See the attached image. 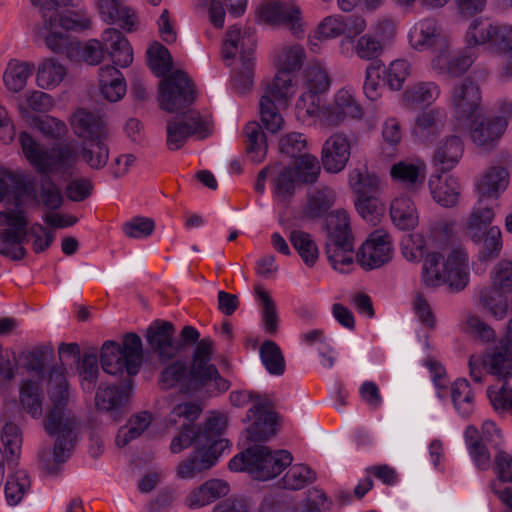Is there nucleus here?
<instances>
[{"instance_id": "51", "label": "nucleus", "mask_w": 512, "mask_h": 512, "mask_svg": "<svg viewBox=\"0 0 512 512\" xmlns=\"http://www.w3.org/2000/svg\"><path fill=\"white\" fill-rule=\"evenodd\" d=\"M403 257L410 262H419L427 252L426 240L420 233L405 235L400 243Z\"/></svg>"}, {"instance_id": "15", "label": "nucleus", "mask_w": 512, "mask_h": 512, "mask_svg": "<svg viewBox=\"0 0 512 512\" xmlns=\"http://www.w3.org/2000/svg\"><path fill=\"white\" fill-rule=\"evenodd\" d=\"M31 3L40 7L47 30H84L91 24L89 17L83 13H59L58 8L69 5L70 0H31Z\"/></svg>"}, {"instance_id": "24", "label": "nucleus", "mask_w": 512, "mask_h": 512, "mask_svg": "<svg viewBox=\"0 0 512 512\" xmlns=\"http://www.w3.org/2000/svg\"><path fill=\"white\" fill-rule=\"evenodd\" d=\"M447 114L443 108L430 107L415 119L412 134L422 142H433L442 132Z\"/></svg>"}, {"instance_id": "10", "label": "nucleus", "mask_w": 512, "mask_h": 512, "mask_svg": "<svg viewBox=\"0 0 512 512\" xmlns=\"http://www.w3.org/2000/svg\"><path fill=\"white\" fill-rule=\"evenodd\" d=\"M493 206L484 205L482 199L473 207L466 220V234L474 243L483 242L479 258L487 261L499 255L502 249L501 231L498 227H489L494 218Z\"/></svg>"}, {"instance_id": "23", "label": "nucleus", "mask_w": 512, "mask_h": 512, "mask_svg": "<svg viewBox=\"0 0 512 512\" xmlns=\"http://www.w3.org/2000/svg\"><path fill=\"white\" fill-rule=\"evenodd\" d=\"M74 134L82 141L108 139V127L99 113L78 108L72 115Z\"/></svg>"}, {"instance_id": "26", "label": "nucleus", "mask_w": 512, "mask_h": 512, "mask_svg": "<svg viewBox=\"0 0 512 512\" xmlns=\"http://www.w3.org/2000/svg\"><path fill=\"white\" fill-rule=\"evenodd\" d=\"M390 176L394 182L400 183L409 191H417L424 185L426 167L421 161H399L390 168Z\"/></svg>"}, {"instance_id": "19", "label": "nucleus", "mask_w": 512, "mask_h": 512, "mask_svg": "<svg viewBox=\"0 0 512 512\" xmlns=\"http://www.w3.org/2000/svg\"><path fill=\"white\" fill-rule=\"evenodd\" d=\"M251 400L253 404L250 413L254 420L248 430L249 437L253 441L267 439L276 432V414L272 411L271 403L267 398L255 395Z\"/></svg>"}, {"instance_id": "12", "label": "nucleus", "mask_w": 512, "mask_h": 512, "mask_svg": "<svg viewBox=\"0 0 512 512\" xmlns=\"http://www.w3.org/2000/svg\"><path fill=\"white\" fill-rule=\"evenodd\" d=\"M27 219L22 210L0 212V254L11 260L23 259L27 251L26 243Z\"/></svg>"}, {"instance_id": "42", "label": "nucleus", "mask_w": 512, "mask_h": 512, "mask_svg": "<svg viewBox=\"0 0 512 512\" xmlns=\"http://www.w3.org/2000/svg\"><path fill=\"white\" fill-rule=\"evenodd\" d=\"M66 76V68L52 58L44 59L37 68L36 83L38 87L51 90L60 85Z\"/></svg>"}, {"instance_id": "40", "label": "nucleus", "mask_w": 512, "mask_h": 512, "mask_svg": "<svg viewBox=\"0 0 512 512\" xmlns=\"http://www.w3.org/2000/svg\"><path fill=\"white\" fill-rule=\"evenodd\" d=\"M102 367L105 372L112 375L136 374L142 363L141 354H102Z\"/></svg>"}, {"instance_id": "54", "label": "nucleus", "mask_w": 512, "mask_h": 512, "mask_svg": "<svg viewBox=\"0 0 512 512\" xmlns=\"http://www.w3.org/2000/svg\"><path fill=\"white\" fill-rule=\"evenodd\" d=\"M307 92L321 94L330 86L327 72L319 64H310L304 73Z\"/></svg>"}, {"instance_id": "20", "label": "nucleus", "mask_w": 512, "mask_h": 512, "mask_svg": "<svg viewBox=\"0 0 512 512\" xmlns=\"http://www.w3.org/2000/svg\"><path fill=\"white\" fill-rule=\"evenodd\" d=\"M351 154V143L343 132L333 133L323 144L321 162L325 171L338 173L345 169Z\"/></svg>"}, {"instance_id": "34", "label": "nucleus", "mask_w": 512, "mask_h": 512, "mask_svg": "<svg viewBox=\"0 0 512 512\" xmlns=\"http://www.w3.org/2000/svg\"><path fill=\"white\" fill-rule=\"evenodd\" d=\"M441 95L440 86L433 81L417 82L407 87L402 94L403 105L407 108H416L422 104L435 102Z\"/></svg>"}, {"instance_id": "9", "label": "nucleus", "mask_w": 512, "mask_h": 512, "mask_svg": "<svg viewBox=\"0 0 512 512\" xmlns=\"http://www.w3.org/2000/svg\"><path fill=\"white\" fill-rule=\"evenodd\" d=\"M291 462L292 456L287 451H271L266 446L255 445L234 457L229 465L232 470L246 469L259 480H269L279 475Z\"/></svg>"}, {"instance_id": "53", "label": "nucleus", "mask_w": 512, "mask_h": 512, "mask_svg": "<svg viewBox=\"0 0 512 512\" xmlns=\"http://www.w3.org/2000/svg\"><path fill=\"white\" fill-rule=\"evenodd\" d=\"M295 179L291 167H284L273 179V191L277 199L288 202L295 193Z\"/></svg>"}, {"instance_id": "62", "label": "nucleus", "mask_w": 512, "mask_h": 512, "mask_svg": "<svg viewBox=\"0 0 512 512\" xmlns=\"http://www.w3.org/2000/svg\"><path fill=\"white\" fill-rule=\"evenodd\" d=\"M354 50L359 58L374 62L378 61L377 58L382 54L383 47L380 41L366 34L357 40Z\"/></svg>"}, {"instance_id": "52", "label": "nucleus", "mask_w": 512, "mask_h": 512, "mask_svg": "<svg viewBox=\"0 0 512 512\" xmlns=\"http://www.w3.org/2000/svg\"><path fill=\"white\" fill-rule=\"evenodd\" d=\"M30 124L38 129L44 136L52 139H61L67 133L65 123L49 115L32 116Z\"/></svg>"}, {"instance_id": "30", "label": "nucleus", "mask_w": 512, "mask_h": 512, "mask_svg": "<svg viewBox=\"0 0 512 512\" xmlns=\"http://www.w3.org/2000/svg\"><path fill=\"white\" fill-rule=\"evenodd\" d=\"M259 17L267 24L294 26L300 19V9L293 3L268 2L260 7Z\"/></svg>"}, {"instance_id": "4", "label": "nucleus", "mask_w": 512, "mask_h": 512, "mask_svg": "<svg viewBox=\"0 0 512 512\" xmlns=\"http://www.w3.org/2000/svg\"><path fill=\"white\" fill-rule=\"evenodd\" d=\"M19 141L26 159L40 174L73 175L72 170L80 155L73 145L60 144L49 150L26 132L20 134Z\"/></svg>"}, {"instance_id": "29", "label": "nucleus", "mask_w": 512, "mask_h": 512, "mask_svg": "<svg viewBox=\"0 0 512 512\" xmlns=\"http://www.w3.org/2000/svg\"><path fill=\"white\" fill-rule=\"evenodd\" d=\"M473 59L470 55H451L449 47L441 50L432 59L433 70L450 78H456L464 74L472 65Z\"/></svg>"}, {"instance_id": "47", "label": "nucleus", "mask_w": 512, "mask_h": 512, "mask_svg": "<svg viewBox=\"0 0 512 512\" xmlns=\"http://www.w3.org/2000/svg\"><path fill=\"white\" fill-rule=\"evenodd\" d=\"M291 169L298 183L312 184L317 181L321 166L317 157L304 153L296 157Z\"/></svg>"}, {"instance_id": "25", "label": "nucleus", "mask_w": 512, "mask_h": 512, "mask_svg": "<svg viewBox=\"0 0 512 512\" xmlns=\"http://www.w3.org/2000/svg\"><path fill=\"white\" fill-rule=\"evenodd\" d=\"M105 53L113 62L112 66L128 67L133 62V50L127 38L117 29L108 28L102 34Z\"/></svg>"}, {"instance_id": "28", "label": "nucleus", "mask_w": 512, "mask_h": 512, "mask_svg": "<svg viewBox=\"0 0 512 512\" xmlns=\"http://www.w3.org/2000/svg\"><path fill=\"white\" fill-rule=\"evenodd\" d=\"M227 482L220 479H209L193 489L187 497L190 508H202L228 495Z\"/></svg>"}, {"instance_id": "61", "label": "nucleus", "mask_w": 512, "mask_h": 512, "mask_svg": "<svg viewBox=\"0 0 512 512\" xmlns=\"http://www.w3.org/2000/svg\"><path fill=\"white\" fill-rule=\"evenodd\" d=\"M483 364L492 375L499 377L512 375V354H485Z\"/></svg>"}, {"instance_id": "33", "label": "nucleus", "mask_w": 512, "mask_h": 512, "mask_svg": "<svg viewBox=\"0 0 512 512\" xmlns=\"http://www.w3.org/2000/svg\"><path fill=\"white\" fill-rule=\"evenodd\" d=\"M463 152L464 146L460 137L449 136L435 151L433 165L442 173L448 172L458 164Z\"/></svg>"}, {"instance_id": "49", "label": "nucleus", "mask_w": 512, "mask_h": 512, "mask_svg": "<svg viewBox=\"0 0 512 512\" xmlns=\"http://www.w3.org/2000/svg\"><path fill=\"white\" fill-rule=\"evenodd\" d=\"M349 186L358 197L378 194L379 179L363 168H355L349 174Z\"/></svg>"}, {"instance_id": "48", "label": "nucleus", "mask_w": 512, "mask_h": 512, "mask_svg": "<svg viewBox=\"0 0 512 512\" xmlns=\"http://www.w3.org/2000/svg\"><path fill=\"white\" fill-rule=\"evenodd\" d=\"M289 240L308 267H313L318 259L319 251L311 235L301 230H292Z\"/></svg>"}, {"instance_id": "18", "label": "nucleus", "mask_w": 512, "mask_h": 512, "mask_svg": "<svg viewBox=\"0 0 512 512\" xmlns=\"http://www.w3.org/2000/svg\"><path fill=\"white\" fill-rule=\"evenodd\" d=\"M409 41L415 49L420 51L431 49L435 55L449 47V41L443 34L442 28L432 18L416 23L410 30Z\"/></svg>"}, {"instance_id": "1", "label": "nucleus", "mask_w": 512, "mask_h": 512, "mask_svg": "<svg viewBox=\"0 0 512 512\" xmlns=\"http://www.w3.org/2000/svg\"><path fill=\"white\" fill-rule=\"evenodd\" d=\"M304 58L305 52L300 45L284 47L277 54L276 64L279 70L273 81L267 85L259 103L261 121L271 133H277L282 129L284 119L279 109L286 107L288 98L293 93L290 72L300 69Z\"/></svg>"}, {"instance_id": "50", "label": "nucleus", "mask_w": 512, "mask_h": 512, "mask_svg": "<svg viewBox=\"0 0 512 512\" xmlns=\"http://www.w3.org/2000/svg\"><path fill=\"white\" fill-rule=\"evenodd\" d=\"M148 65L157 76L170 73L173 59L169 50L159 42L153 43L147 50Z\"/></svg>"}, {"instance_id": "16", "label": "nucleus", "mask_w": 512, "mask_h": 512, "mask_svg": "<svg viewBox=\"0 0 512 512\" xmlns=\"http://www.w3.org/2000/svg\"><path fill=\"white\" fill-rule=\"evenodd\" d=\"M481 102L480 87L469 78L455 84L451 90L450 106L459 120L475 117L481 109Z\"/></svg>"}, {"instance_id": "43", "label": "nucleus", "mask_w": 512, "mask_h": 512, "mask_svg": "<svg viewBox=\"0 0 512 512\" xmlns=\"http://www.w3.org/2000/svg\"><path fill=\"white\" fill-rule=\"evenodd\" d=\"M107 139L82 141L80 156L94 170L103 169L109 159Z\"/></svg>"}, {"instance_id": "13", "label": "nucleus", "mask_w": 512, "mask_h": 512, "mask_svg": "<svg viewBox=\"0 0 512 512\" xmlns=\"http://www.w3.org/2000/svg\"><path fill=\"white\" fill-rule=\"evenodd\" d=\"M161 109L174 113L190 106L196 98V88L189 76L176 70L167 76L159 87Z\"/></svg>"}, {"instance_id": "38", "label": "nucleus", "mask_w": 512, "mask_h": 512, "mask_svg": "<svg viewBox=\"0 0 512 512\" xmlns=\"http://www.w3.org/2000/svg\"><path fill=\"white\" fill-rule=\"evenodd\" d=\"M429 187L433 199L444 207H453L457 204L460 196V184L452 176H448L442 181L441 176L431 177Z\"/></svg>"}, {"instance_id": "41", "label": "nucleus", "mask_w": 512, "mask_h": 512, "mask_svg": "<svg viewBox=\"0 0 512 512\" xmlns=\"http://www.w3.org/2000/svg\"><path fill=\"white\" fill-rule=\"evenodd\" d=\"M246 152L254 162H261L267 154L266 136L259 123L252 121L243 129Z\"/></svg>"}, {"instance_id": "32", "label": "nucleus", "mask_w": 512, "mask_h": 512, "mask_svg": "<svg viewBox=\"0 0 512 512\" xmlns=\"http://www.w3.org/2000/svg\"><path fill=\"white\" fill-rule=\"evenodd\" d=\"M507 295L492 285L484 286L477 292L478 305L496 320H503L508 314Z\"/></svg>"}, {"instance_id": "6", "label": "nucleus", "mask_w": 512, "mask_h": 512, "mask_svg": "<svg viewBox=\"0 0 512 512\" xmlns=\"http://www.w3.org/2000/svg\"><path fill=\"white\" fill-rule=\"evenodd\" d=\"M438 252L426 255L423 264V282L426 286L434 287L444 283L456 291L463 290L469 281L468 255L462 248L451 251L446 261Z\"/></svg>"}, {"instance_id": "8", "label": "nucleus", "mask_w": 512, "mask_h": 512, "mask_svg": "<svg viewBox=\"0 0 512 512\" xmlns=\"http://www.w3.org/2000/svg\"><path fill=\"white\" fill-rule=\"evenodd\" d=\"M255 47V33L251 29L241 33L240 28L232 26L227 30L222 52L226 59H233L238 52L240 53L241 68L232 77L233 86L240 94L249 91L254 83Z\"/></svg>"}, {"instance_id": "7", "label": "nucleus", "mask_w": 512, "mask_h": 512, "mask_svg": "<svg viewBox=\"0 0 512 512\" xmlns=\"http://www.w3.org/2000/svg\"><path fill=\"white\" fill-rule=\"evenodd\" d=\"M189 445L194 449L191 457L177 468L178 476L184 479L192 478L212 467L220 455V449L223 448L221 442L213 440L206 433L188 429L173 439L171 450L176 453Z\"/></svg>"}, {"instance_id": "63", "label": "nucleus", "mask_w": 512, "mask_h": 512, "mask_svg": "<svg viewBox=\"0 0 512 512\" xmlns=\"http://www.w3.org/2000/svg\"><path fill=\"white\" fill-rule=\"evenodd\" d=\"M26 225V236L33 238L32 248L35 253H41L48 249L55 240V232L39 223L33 224L29 229Z\"/></svg>"}, {"instance_id": "58", "label": "nucleus", "mask_w": 512, "mask_h": 512, "mask_svg": "<svg viewBox=\"0 0 512 512\" xmlns=\"http://www.w3.org/2000/svg\"><path fill=\"white\" fill-rule=\"evenodd\" d=\"M465 330L483 343L494 342L497 337L495 330L476 314L466 317Z\"/></svg>"}, {"instance_id": "27", "label": "nucleus", "mask_w": 512, "mask_h": 512, "mask_svg": "<svg viewBox=\"0 0 512 512\" xmlns=\"http://www.w3.org/2000/svg\"><path fill=\"white\" fill-rule=\"evenodd\" d=\"M505 130L506 121L504 118L491 117L481 121H472L470 136L477 146L489 148L501 138Z\"/></svg>"}, {"instance_id": "37", "label": "nucleus", "mask_w": 512, "mask_h": 512, "mask_svg": "<svg viewBox=\"0 0 512 512\" xmlns=\"http://www.w3.org/2000/svg\"><path fill=\"white\" fill-rule=\"evenodd\" d=\"M98 10L108 23L119 22L127 31H132L135 25V14L118 0H98Z\"/></svg>"}, {"instance_id": "36", "label": "nucleus", "mask_w": 512, "mask_h": 512, "mask_svg": "<svg viewBox=\"0 0 512 512\" xmlns=\"http://www.w3.org/2000/svg\"><path fill=\"white\" fill-rule=\"evenodd\" d=\"M157 363L164 367L161 385L164 389L183 383L187 388V370L177 354H157Z\"/></svg>"}, {"instance_id": "35", "label": "nucleus", "mask_w": 512, "mask_h": 512, "mask_svg": "<svg viewBox=\"0 0 512 512\" xmlns=\"http://www.w3.org/2000/svg\"><path fill=\"white\" fill-rule=\"evenodd\" d=\"M99 87L103 97L110 102L120 100L126 93L123 74L115 66L107 65L100 68Z\"/></svg>"}, {"instance_id": "39", "label": "nucleus", "mask_w": 512, "mask_h": 512, "mask_svg": "<svg viewBox=\"0 0 512 512\" xmlns=\"http://www.w3.org/2000/svg\"><path fill=\"white\" fill-rule=\"evenodd\" d=\"M508 185V171L502 167L491 168L478 182L477 190L480 194V199L484 205L485 200H491L493 197H497L500 191L506 189Z\"/></svg>"}, {"instance_id": "60", "label": "nucleus", "mask_w": 512, "mask_h": 512, "mask_svg": "<svg viewBox=\"0 0 512 512\" xmlns=\"http://www.w3.org/2000/svg\"><path fill=\"white\" fill-rule=\"evenodd\" d=\"M314 473L309 467L303 464L293 465L283 478L284 486L287 489L298 490L313 481Z\"/></svg>"}, {"instance_id": "57", "label": "nucleus", "mask_w": 512, "mask_h": 512, "mask_svg": "<svg viewBox=\"0 0 512 512\" xmlns=\"http://www.w3.org/2000/svg\"><path fill=\"white\" fill-rule=\"evenodd\" d=\"M20 403L22 408L32 417L42 415V401L40 398V389L37 385L27 382L21 389Z\"/></svg>"}, {"instance_id": "17", "label": "nucleus", "mask_w": 512, "mask_h": 512, "mask_svg": "<svg viewBox=\"0 0 512 512\" xmlns=\"http://www.w3.org/2000/svg\"><path fill=\"white\" fill-rule=\"evenodd\" d=\"M392 241L389 234L376 230L361 245L356 254L357 262L365 269L378 268L392 258Z\"/></svg>"}, {"instance_id": "59", "label": "nucleus", "mask_w": 512, "mask_h": 512, "mask_svg": "<svg viewBox=\"0 0 512 512\" xmlns=\"http://www.w3.org/2000/svg\"><path fill=\"white\" fill-rule=\"evenodd\" d=\"M383 66L384 65L381 61H374L366 67L363 92L365 96L371 101H376L381 96V86L379 80L380 69Z\"/></svg>"}, {"instance_id": "22", "label": "nucleus", "mask_w": 512, "mask_h": 512, "mask_svg": "<svg viewBox=\"0 0 512 512\" xmlns=\"http://www.w3.org/2000/svg\"><path fill=\"white\" fill-rule=\"evenodd\" d=\"M187 390H198L204 386L215 384L217 388L227 389L225 380L218 378V371L210 363L208 354H194L187 374Z\"/></svg>"}, {"instance_id": "11", "label": "nucleus", "mask_w": 512, "mask_h": 512, "mask_svg": "<svg viewBox=\"0 0 512 512\" xmlns=\"http://www.w3.org/2000/svg\"><path fill=\"white\" fill-rule=\"evenodd\" d=\"M465 40L470 47L488 44L497 53H508L512 50V26L476 18L470 23Z\"/></svg>"}, {"instance_id": "31", "label": "nucleus", "mask_w": 512, "mask_h": 512, "mask_svg": "<svg viewBox=\"0 0 512 512\" xmlns=\"http://www.w3.org/2000/svg\"><path fill=\"white\" fill-rule=\"evenodd\" d=\"M390 217L394 226L402 231L413 230L419 222L415 203L406 195H401L392 200Z\"/></svg>"}, {"instance_id": "21", "label": "nucleus", "mask_w": 512, "mask_h": 512, "mask_svg": "<svg viewBox=\"0 0 512 512\" xmlns=\"http://www.w3.org/2000/svg\"><path fill=\"white\" fill-rule=\"evenodd\" d=\"M322 117L325 125L338 126L347 118L361 119L363 109L349 91L341 89L336 93L334 102L324 108Z\"/></svg>"}, {"instance_id": "3", "label": "nucleus", "mask_w": 512, "mask_h": 512, "mask_svg": "<svg viewBox=\"0 0 512 512\" xmlns=\"http://www.w3.org/2000/svg\"><path fill=\"white\" fill-rule=\"evenodd\" d=\"M200 332L191 325H185L176 337L175 325L167 320L155 319L146 328L144 338L151 352H212L215 348L211 337H200Z\"/></svg>"}, {"instance_id": "14", "label": "nucleus", "mask_w": 512, "mask_h": 512, "mask_svg": "<svg viewBox=\"0 0 512 512\" xmlns=\"http://www.w3.org/2000/svg\"><path fill=\"white\" fill-rule=\"evenodd\" d=\"M207 131V118L203 117L196 110L188 111L167 122L166 145L171 151L179 150L185 145L189 137L198 134L204 138L207 136Z\"/></svg>"}, {"instance_id": "56", "label": "nucleus", "mask_w": 512, "mask_h": 512, "mask_svg": "<svg viewBox=\"0 0 512 512\" xmlns=\"http://www.w3.org/2000/svg\"><path fill=\"white\" fill-rule=\"evenodd\" d=\"M40 197L43 205L50 210H57L63 203L61 190L50 175L41 174Z\"/></svg>"}, {"instance_id": "44", "label": "nucleus", "mask_w": 512, "mask_h": 512, "mask_svg": "<svg viewBox=\"0 0 512 512\" xmlns=\"http://www.w3.org/2000/svg\"><path fill=\"white\" fill-rule=\"evenodd\" d=\"M335 192L327 186H321L307 195L306 213L310 218L323 216L334 204Z\"/></svg>"}, {"instance_id": "46", "label": "nucleus", "mask_w": 512, "mask_h": 512, "mask_svg": "<svg viewBox=\"0 0 512 512\" xmlns=\"http://www.w3.org/2000/svg\"><path fill=\"white\" fill-rule=\"evenodd\" d=\"M255 295L261 305V321L264 331L269 335H275L279 328V317L276 304L267 291L260 285L255 287Z\"/></svg>"}, {"instance_id": "5", "label": "nucleus", "mask_w": 512, "mask_h": 512, "mask_svg": "<svg viewBox=\"0 0 512 512\" xmlns=\"http://www.w3.org/2000/svg\"><path fill=\"white\" fill-rule=\"evenodd\" d=\"M325 254L332 268L348 273L354 261V236L350 217L344 210H336L326 218Z\"/></svg>"}, {"instance_id": "55", "label": "nucleus", "mask_w": 512, "mask_h": 512, "mask_svg": "<svg viewBox=\"0 0 512 512\" xmlns=\"http://www.w3.org/2000/svg\"><path fill=\"white\" fill-rule=\"evenodd\" d=\"M144 352L141 337L134 332L125 333L122 342L106 340L102 343L99 352Z\"/></svg>"}, {"instance_id": "2", "label": "nucleus", "mask_w": 512, "mask_h": 512, "mask_svg": "<svg viewBox=\"0 0 512 512\" xmlns=\"http://www.w3.org/2000/svg\"><path fill=\"white\" fill-rule=\"evenodd\" d=\"M47 393L52 406L47 414L45 428L51 436L57 438V444L52 453L50 451L43 452L41 458L46 470L49 473H54L67 456L69 448L62 447L61 442L71 439L76 428V418L71 411L65 408L68 390L65 376L61 371H54L50 374Z\"/></svg>"}, {"instance_id": "45", "label": "nucleus", "mask_w": 512, "mask_h": 512, "mask_svg": "<svg viewBox=\"0 0 512 512\" xmlns=\"http://www.w3.org/2000/svg\"><path fill=\"white\" fill-rule=\"evenodd\" d=\"M34 64L29 62L10 61L4 72L3 80L8 90L19 92L24 89L28 78L34 72Z\"/></svg>"}, {"instance_id": "64", "label": "nucleus", "mask_w": 512, "mask_h": 512, "mask_svg": "<svg viewBox=\"0 0 512 512\" xmlns=\"http://www.w3.org/2000/svg\"><path fill=\"white\" fill-rule=\"evenodd\" d=\"M492 286L507 292L512 291V261L501 260L491 271Z\"/></svg>"}]
</instances>
